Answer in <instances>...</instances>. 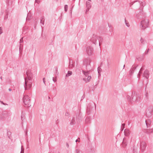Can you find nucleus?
Instances as JSON below:
<instances>
[{
  "mask_svg": "<svg viewBox=\"0 0 153 153\" xmlns=\"http://www.w3.org/2000/svg\"><path fill=\"white\" fill-rule=\"evenodd\" d=\"M152 108H152V110L151 111H149L148 112H147L146 113V116H148V117H149L151 116V115L152 114L151 112L152 111H153Z\"/></svg>",
  "mask_w": 153,
  "mask_h": 153,
  "instance_id": "obj_18",
  "label": "nucleus"
},
{
  "mask_svg": "<svg viewBox=\"0 0 153 153\" xmlns=\"http://www.w3.org/2000/svg\"><path fill=\"white\" fill-rule=\"evenodd\" d=\"M134 147H133V151L134 152Z\"/></svg>",
  "mask_w": 153,
  "mask_h": 153,
  "instance_id": "obj_51",
  "label": "nucleus"
},
{
  "mask_svg": "<svg viewBox=\"0 0 153 153\" xmlns=\"http://www.w3.org/2000/svg\"><path fill=\"white\" fill-rule=\"evenodd\" d=\"M91 79V76L89 75L87 76V77L85 76V77L83 79V80L85 82H89Z\"/></svg>",
  "mask_w": 153,
  "mask_h": 153,
  "instance_id": "obj_11",
  "label": "nucleus"
},
{
  "mask_svg": "<svg viewBox=\"0 0 153 153\" xmlns=\"http://www.w3.org/2000/svg\"><path fill=\"white\" fill-rule=\"evenodd\" d=\"M127 98L128 100L129 101L131 102V98H130V97L129 96H128L127 97Z\"/></svg>",
  "mask_w": 153,
  "mask_h": 153,
  "instance_id": "obj_35",
  "label": "nucleus"
},
{
  "mask_svg": "<svg viewBox=\"0 0 153 153\" xmlns=\"http://www.w3.org/2000/svg\"><path fill=\"white\" fill-rule=\"evenodd\" d=\"M74 66V65L73 63V62L72 61H71L69 59V67L70 69H72L73 68Z\"/></svg>",
  "mask_w": 153,
  "mask_h": 153,
  "instance_id": "obj_15",
  "label": "nucleus"
},
{
  "mask_svg": "<svg viewBox=\"0 0 153 153\" xmlns=\"http://www.w3.org/2000/svg\"><path fill=\"white\" fill-rule=\"evenodd\" d=\"M149 49H148L147 51H145V55L147 54L148 52H149Z\"/></svg>",
  "mask_w": 153,
  "mask_h": 153,
  "instance_id": "obj_40",
  "label": "nucleus"
},
{
  "mask_svg": "<svg viewBox=\"0 0 153 153\" xmlns=\"http://www.w3.org/2000/svg\"><path fill=\"white\" fill-rule=\"evenodd\" d=\"M90 72V71H83L82 72L83 74H84V75L86 77H87V76H89V73Z\"/></svg>",
  "mask_w": 153,
  "mask_h": 153,
  "instance_id": "obj_16",
  "label": "nucleus"
},
{
  "mask_svg": "<svg viewBox=\"0 0 153 153\" xmlns=\"http://www.w3.org/2000/svg\"><path fill=\"white\" fill-rule=\"evenodd\" d=\"M68 6L67 5H65L64 6V10L65 12H67L68 10Z\"/></svg>",
  "mask_w": 153,
  "mask_h": 153,
  "instance_id": "obj_27",
  "label": "nucleus"
},
{
  "mask_svg": "<svg viewBox=\"0 0 153 153\" xmlns=\"http://www.w3.org/2000/svg\"><path fill=\"white\" fill-rule=\"evenodd\" d=\"M100 69V68H99V67H98V72L99 73V69Z\"/></svg>",
  "mask_w": 153,
  "mask_h": 153,
  "instance_id": "obj_46",
  "label": "nucleus"
},
{
  "mask_svg": "<svg viewBox=\"0 0 153 153\" xmlns=\"http://www.w3.org/2000/svg\"><path fill=\"white\" fill-rule=\"evenodd\" d=\"M2 33V28L1 27H0V34H1Z\"/></svg>",
  "mask_w": 153,
  "mask_h": 153,
  "instance_id": "obj_36",
  "label": "nucleus"
},
{
  "mask_svg": "<svg viewBox=\"0 0 153 153\" xmlns=\"http://www.w3.org/2000/svg\"><path fill=\"white\" fill-rule=\"evenodd\" d=\"M125 21L126 24V25L128 27H129V24L127 22L125 18Z\"/></svg>",
  "mask_w": 153,
  "mask_h": 153,
  "instance_id": "obj_34",
  "label": "nucleus"
},
{
  "mask_svg": "<svg viewBox=\"0 0 153 153\" xmlns=\"http://www.w3.org/2000/svg\"><path fill=\"white\" fill-rule=\"evenodd\" d=\"M124 134L126 136H128L130 134L131 131L128 129H125L124 130Z\"/></svg>",
  "mask_w": 153,
  "mask_h": 153,
  "instance_id": "obj_14",
  "label": "nucleus"
},
{
  "mask_svg": "<svg viewBox=\"0 0 153 153\" xmlns=\"http://www.w3.org/2000/svg\"><path fill=\"white\" fill-rule=\"evenodd\" d=\"M98 37L95 34H93L90 39V41L93 44H96L98 39Z\"/></svg>",
  "mask_w": 153,
  "mask_h": 153,
  "instance_id": "obj_8",
  "label": "nucleus"
},
{
  "mask_svg": "<svg viewBox=\"0 0 153 153\" xmlns=\"http://www.w3.org/2000/svg\"><path fill=\"white\" fill-rule=\"evenodd\" d=\"M132 100V101L134 102H138L140 101V98L137 97V96L134 95L133 96L132 99H131V100Z\"/></svg>",
  "mask_w": 153,
  "mask_h": 153,
  "instance_id": "obj_13",
  "label": "nucleus"
},
{
  "mask_svg": "<svg viewBox=\"0 0 153 153\" xmlns=\"http://www.w3.org/2000/svg\"><path fill=\"white\" fill-rule=\"evenodd\" d=\"M91 60L89 59H85L83 61V64L85 65L87 69H90Z\"/></svg>",
  "mask_w": 153,
  "mask_h": 153,
  "instance_id": "obj_6",
  "label": "nucleus"
},
{
  "mask_svg": "<svg viewBox=\"0 0 153 153\" xmlns=\"http://www.w3.org/2000/svg\"><path fill=\"white\" fill-rule=\"evenodd\" d=\"M8 15L7 14L6 15L5 17H4V19H7V18H8Z\"/></svg>",
  "mask_w": 153,
  "mask_h": 153,
  "instance_id": "obj_38",
  "label": "nucleus"
},
{
  "mask_svg": "<svg viewBox=\"0 0 153 153\" xmlns=\"http://www.w3.org/2000/svg\"><path fill=\"white\" fill-rule=\"evenodd\" d=\"M94 106H95V110H96V105L93 102L88 103L87 106L86 114L89 115L91 114L94 108Z\"/></svg>",
  "mask_w": 153,
  "mask_h": 153,
  "instance_id": "obj_2",
  "label": "nucleus"
},
{
  "mask_svg": "<svg viewBox=\"0 0 153 153\" xmlns=\"http://www.w3.org/2000/svg\"><path fill=\"white\" fill-rule=\"evenodd\" d=\"M146 125L147 126V127H149V126L150 125L151 123V121L149 120H146Z\"/></svg>",
  "mask_w": 153,
  "mask_h": 153,
  "instance_id": "obj_19",
  "label": "nucleus"
},
{
  "mask_svg": "<svg viewBox=\"0 0 153 153\" xmlns=\"http://www.w3.org/2000/svg\"><path fill=\"white\" fill-rule=\"evenodd\" d=\"M71 13H72V12H71Z\"/></svg>",
  "mask_w": 153,
  "mask_h": 153,
  "instance_id": "obj_58",
  "label": "nucleus"
},
{
  "mask_svg": "<svg viewBox=\"0 0 153 153\" xmlns=\"http://www.w3.org/2000/svg\"><path fill=\"white\" fill-rule=\"evenodd\" d=\"M48 99H50V97H48Z\"/></svg>",
  "mask_w": 153,
  "mask_h": 153,
  "instance_id": "obj_54",
  "label": "nucleus"
},
{
  "mask_svg": "<svg viewBox=\"0 0 153 153\" xmlns=\"http://www.w3.org/2000/svg\"><path fill=\"white\" fill-rule=\"evenodd\" d=\"M123 144H124L125 146H126L127 144V143L126 142V139L124 138L123 139Z\"/></svg>",
  "mask_w": 153,
  "mask_h": 153,
  "instance_id": "obj_25",
  "label": "nucleus"
},
{
  "mask_svg": "<svg viewBox=\"0 0 153 153\" xmlns=\"http://www.w3.org/2000/svg\"><path fill=\"white\" fill-rule=\"evenodd\" d=\"M57 0V1H58V0Z\"/></svg>",
  "mask_w": 153,
  "mask_h": 153,
  "instance_id": "obj_59",
  "label": "nucleus"
},
{
  "mask_svg": "<svg viewBox=\"0 0 153 153\" xmlns=\"http://www.w3.org/2000/svg\"><path fill=\"white\" fill-rule=\"evenodd\" d=\"M136 67L135 66L133 65L129 71V74L131 76L133 73L134 71L136 69Z\"/></svg>",
  "mask_w": 153,
  "mask_h": 153,
  "instance_id": "obj_9",
  "label": "nucleus"
},
{
  "mask_svg": "<svg viewBox=\"0 0 153 153\" xmlns=\"http://www.w3.org/2000/svg\"><path fill=\"white\" fill-rule=\"evenodd\" d=\"M88 0L89 1H91V0Z\"/></svg>",
  "mask_w": 153,
  "mask_h": 153,
  "instance_id": "obj_55",
  "label": "nucleus"
},
{
  "mask_svg": "<svg viewBox=\"0 0 153 153\" xmlns=\"http://www.w3.org/2000/svg\"><path fill=\"white\" fill-rule=\"evenodd\" d=\"M23 101L25 105H29L30 100L29 97L28 95L24 96L23 98Z\"/></svg>",
  "mask_w": 153,
  "mask_h": 153,
  "instance_id": "obj_4",
  "label": "nucleus"
},
{
  "mask_svg": "<svg viewBox=\"0 0 153 153\" xmlns=\"http://www.w3.org/2000/svg\"><path fill=\"white\" fill-rule=\"evenodd\" d=\"M148 95L149 94L148 93H146L145 94L146 97V100H148Z\"/></svg>",
  "mask_w": 153,
  "mask_h": 153,
  "instance_id": "obj_33",
  "label": "nucleus"
},
{
  "mask_svg": "<svg viewBox=\"0 0 153 153\" xmlns=\"http://www.w3.org/2000/svg\"><path fill=\"white\" fill-rule=\"evenodd\" d=\"M140 42L142 44L144 43V39H143L142 38H141L140 40Z\"/></svg>",
  "mask_w": 153,
  "mask_h": 153,
  "instance_id": "obj_32",
  "label": "nucleus"
},
{
  "mask_svg": "<svg viewBox=\"0 0 153 153\" xmlns=\"http://www.w3.org/2000/svg\"><path fill=\"white\" fill-rule=\"evenodd\" d=\"M43 82L44 83V84L45 85V78H43Z\"/></svg>",
  "mask_w": 153,
  "mask_h": 153,
  "instance_id": "obj_41",
  "label": "nucleus"
},
{
  "mask_svg": "<svg viewBox=\"0 0 153 153\" xmlns=\"http://www.w3.org/2000/svg\"><path fill=\"white\" fill-rule=\"evenodd\" d=\"M143 68H141L139 72V73L138 74V75H137V77L139 78V77H140V74L142 73V71L143 70Z\"/></svg>",
  "mask_w": 153,
  "mask_h": 153,
  "instance_id": "obj_22",
  "label": "nucleus"
},
{
  "mask_svg": "<svg viewBox=\"0 0 153 153\" xmlns=\"http://www.w3.org/2000/svg\"><path fill=\"white\" fill-rule=\"evenodd\" d=\"M78 139H76V142H77L78 141Z\"/></svg>",
  "mask_w": 153,
  "mask_h": 153,
  "instance_id": "obj_50",
  "label": "nucleus"
},
{
  "mask_svg": "<svg viewBox=\"0 0 153 153\" xmlns=\"http://www.w3.org/2000/svg\"><path fill=\"white\" fill-rule=\"evenodd\" d=\"M35 1H36V2H37V0H35Z\"/></svg>",
  "mask_w": 153,
  "mask_h": 153,
  "instance_id": "obj_56",
  "label": "nucleus"
},
{
  "mask_svg": "<svg viewBox=\"0 0 153 153\" xmlns=\"http://www.w3.org/2000/svg\"><path fill=\"white\" fill-rule=\"evenodd\" d=\"M55 70L56 71V74H59V72H58V68L57 67H55Z\"/></svg>",
  "mask_w": 153,
  "mask_h": 153,
  "instance_id": "obj_28",
  "label": "nucleus"
},
{
  "mask_svg": "<svg viewBox=\"0 0 153 153\" xmlns=\"http://www.w3.org/2000/svg\"><path fill=\"white\" fill-rule=\"evenodd\" d=\"M142 4H141L143 6H144L145 5V2H142Z\"/></svg>",
  "mask_w": 153,
  "mask_h": 153,
  "instance_id": "obj_44",
  "label": "nucleus"
},
{
  "mask_svg": "<svg viewBox=\"0 0 153 153\" xmlns=\"http://www.w3.org/2000/svg\"><path fill=\"white\" fill-rule=\"evenodd\" d=\"M125 123H123L122 124L121 126V129L122 131H123L125 127Z\"/></svg>",
  "mask_w": 153,
  "mask_h": 153,
  "instance_id": "obj_29",
  "label": "nucleus"
},
{
  "mask_svg": "<svg viewBox=\"0 0 153 153\" xmlns=\"http://www.w3.org/2000/svg\"><path fill=\"white\" fill-rule=\"evenodd\" d=\"M24 149L23 148V146H22L21 148V152L20 153H24Z\"/></svg>",
  "mask_w": 153,
  "mask_h": 153,
  "instance_id": "obj_31",
  "label": "nucleus"
},
{
  "mask_svg": "<svg viewBox=\"0 0 153 153\" xmlns=\"http://www.w3.org/2000/svg\"><path fill=\"white\" fill-rule=\"evenodd\" d=\"M53 90H56V88L55 87H53Z\"/></svg>",
  "mask_w": 153,
  "mask_h": 153,
  "instance_id": "obj_48",
  "label": "nucleus"
},
{
  "mask_svg": "<svg viewBox=\"0 0 153 153\" xmlns=\"http://www.w3.org/2000/svg\"><path fill=\"white\" fill-rule=\"evenodd\" d=\"M85 122L86 123H91V120L89 117H87L85 120Z\"/></svg>",
  "mask_w": 153,
  "mask_h": 153,
  "instance_id": "obj_23",
  "label": "nucleus"
},
{
  "mask_svg": "<svg viewBox=\"0 0 153 153\" xmlns=\"http://www.w3.org/2000/svg\"><path fill=\"white\" fill-rule=\"evenodd\" d=\"M31 18V16H29V14H28L26 18V20H29Z\"/></svg>",
  "mask_w": 153,
  "mask_h": 153,
  "instance_id": "obj_30",
  "label": "nucleus"
},
{
  "mask_svg": "<svg viewBox=\"0 0 153 153\" xmlns=\"http://www.w3.org/2000/svg\"><path fill=\"white\" fill-rule=\"evenodd\" d=\"M94 49L93 48L89 45L87 46L86 48V52L88 56L92 54L93 52Z\"/></svg>",
  "mask_w": 153,
  "mask_h": 153,
  "instance_id": "obj_5",
  "label": "nucleus"
},
{
  "mask_svg": "<svg viewBox=\"0 0 153 153\" xmlns=\"http://www.w3.org/2000/svg\"><path fill=\"white\" fill-rule=\"evenodd\" d=\"M72 74V72L71 71H68V72L67 74L66 75V77H68L71 75Z\"/></svg>",
  "mask_w": 153,
  "mask_h": 153,
  "instance_id": "obj_24",
  "label": "nucleus"
},
{
  "mask_svg": "<svg viewBox=\"0 0 153 153\" xmlns=\"http://www.w3.org/2000/svg\"><path fill=\"white\" fill-rule=\"evenodd\" d=\"M140 14L139 15H138L137 14L136 15V17L138 18H139V16H140V15H141V14H143V10H141V9L140 10Z\"/></svg>",
  "mask_w": 153,
  "mask_h": 153,
  "instance_id": "obj_26",
  "label": "nucleus"
},
{
  "mask_svg": "<svg viewBox=\"0 0 153 153\" xmlns=\"http://www.w3.org/2000/svg\"><path fill=\"white\" fill-rule=\"evenodd\" d=\"M8 90H9V91H12V89L11 88H9V89H8Z\"/></svg>",
  "mask_w": 153,
  "mask_h": 153,
  "instance_id": "obj_47",
  "label": "nucleus"
},
{
  "mask_svg": "<svg viewBox=\"0 0 153 153\" xmlns=\"http://www.w3.org/2000/svg\"><path fill=\"white\" fill-rule=\"evenodd\" d=\"M146 143L143 141H141L140 143V149L141 151L143 152L146 149Z\"/></svg>",
  "mask_w": 153,
  "mask_h": 153,
  "instance_id": "obj_7",
  "label": "nucleus"
},
{
  "mask_svg": "<svg viewBox=\"0 0 153 153\" xmlns=\"http://www.w3.org/2000/svg\"><path fill=\"white\" fill-rule=\"evenodd\" d=\"M124 67H125V65H124L123 66L124 68Z\"/></svg>",
  "mask_w": 153,
  "mask_h": 153,
  "instance_id": "obj_57",
  "label": "nucleus"
},
{
  "mask_svg": "<svg viewBox=\"0 0 153 153\" xmlns=\"http://www.w3.org/2000/svg\"><path fill=\"white\" fill-rule=\"evenodd\" d=\"M66 145H67V146L68 147H68H69V145H68V143H66Z\"/></svg>",
  "mask_w": 153,
  "mask_h": 153,
  "instance_id": "obj_49",
  "label": "nucleus"
},
{
  "mask_svg": "<svg viewBox=\"0 0 153 153\" xmlns=\"http://www.w3.org/2000/svg\"><path fill=\"white\" fill-rule=\"evenodd\" d=\"M149 71L148 70H146L144 71L143 74V76L145 77L147 79H148L149 76Z\"/></svg>",
  "mask_w": 153,
  "mask_h": 153,
  "instance_id": "obj_10",
  "label": "nucleus"
},
{
  "mask_svg": "<svg viewBox=\"0 0 153 153\" xmlns=\"http://www.w3.org/2000/svg\"><path fill=\"white\" fill-rule=\"evenodd\" d=\"M53 81L54 82H55L56 81V79H54L53 77Z\"/></svg>",
  "mask_w": 153,
  "mask_h": 153,
  "instance_id": "obj_43",
  "label": "nucleus"
},
{
  "mask_svg": "<svg viewBox=\"0 0 153 153\" xmlns=\"http://www.w3.org/2000/svg\"><path fill=\"white\" fill-rule=\"evenodd\" d=\"M69 115H70V114H69V113L68 112H66L65 114V115L66 116H69Z\"/></svg>",
  "mask_w": 153,
  "mask_h": 153,
  "instance_id": "obj_37",
  "label": "nucleus"
},
{
  "mask_svg": "<svg viewBox=\"0 0 153 153\" xmlns=\"http://www.w3.org/2000/svg\"><path fill=\"white\" fill-rule=\"evenodd\" d=\"M27 131H26V134L27 135Z\"/></svg>",
  "mask_w": 153,
  "mask_h": 153,
  "instance_id": "obj_53",
  "label": "nucleus"
},
{
  "mask_svg": "<svg viewBox=\"0 0 153 153\" xmlns=\"http://www.w3.org/2000/svg\"><path fill=\"white\" fill-rule=\"evenodd\" d=\"M0 102H1V104H3L4 105H6V104L4 103L2 101H0Z\"/></svg>",
  "mask_w": 153,
  "mask_h": 153,
  "instance_id": "obj_45",
  "label": "nucleus"
},
{
  "mask_svg": "<svg viewBox=\"0 0 153 153\" xmlns=\"http://www.w3.org/2000/svg\"><path fill=\"white\" fill-rule=\"evenodd\" d=\"M26 74L27 77L24 78L25 83L24 85L25 90L30 89L32 83L33 74L31 73L30 71V70L27 71Z\"/></svg>",
  "mask_w": 153,
  "mask_h": 153,
  "instance_id": "obj_1",
  "label": "nucleus"
},
{
  "mask_svg": "<svg viewBox=\"0 0 153 153\" xmlns=\"http://www.w3.org/2000/svg\"><path fill=\"white\" fill-rule=\"evenodd\" d=\"M75 123V122L74 119V117H73L72 120L71 121L70 123V124L71 125H74Z\"/></svg>",
  "mask_w": 153,
  "mask_h": 153,
  "instance_id": "obj_20",
  "label": "nucleus"
},
{
  "mask_svg": "<svg viewBox=\"0 0 153 153\" xmlns=\"http://www.w3.org/2000/svg\"><path fill=\"white\" fill-rule=\"evenodd\" d=\"M2 76H1V77H0V79H2Z\"/></svg>",
  "mask_w": 153,
  "mask_h": 153,
  "instance_id": "obj_52",
  "label": "nucleus"
},
{
  "mask_svg": "<svg viewBox=\"0 0 153 153\" xmlns=\"http://www.w3.org/2000/svg\"><path fill=\"white\" fill-rule=\"evenodd\" d=\"M86 6L87 7V10H86V12L88 11L89 9L91 8V6L90 3L89 1H87L86 3Z\"/></svg>",
  "mask_w": 153,
  "mask_h": 153,
  "instance_id": "obj_12",
  "label": "nucleus"
},
{
  "mask_svg": "<svg viewBox=\"0 0 153 153\" xmlns=\"http://www.w3.org/2000/svg\"><path fill=\"white\" fill-rule=\"evenodd\" d=\"M45 19L44 17H42L40 18V23L41 24L43 25H44Z\"/></svg>",
  "mask_w": 153,
  "mask_h": 153,
  "instance_id": "obj_17",
  "label": "nucleus"
},
{
  "mask_svg": "<svg viewBox=\"0 0 153 153\" xmlns=\"http://www.w3.org/2000/svg\"><path fill=\"white\" fill-rule=\"evenodd\" d=\"M98 42L99 43V46H100V44L101 42H102L103 39L102 37H100L99 38V37H98Z\"/></svg>",
  "mask_w": 153,
  "mask_h": 153,
  "instance_id": "obj_21",
  "label": "nucleus"
},
{
  "mask_svg": "<svg viewBox=\"0 0 153 153\" xmlns=\"http://www.w3.org/2000/svg\"><path fill=\"white\" fill-rule=\"evenodd\" d=\"M76 153H80L79 150L77 149H76Z\"/></svg>",
  "mask_w": 153,
  "mask_h": 153,
  "instance_id": "obj_42",
  "label": "nucleus"
},
{
  "mask_svg": "<svg viewBox=\"0 0 153 153\" xmlns=\"http://www.w3.org/2000/svg\"><path fill=\"white\" fill-rule=\"evenodd\" d=\"M149 20L148 19H143L140 22V24L142 29L145 30L149 26Z\"/></svg>",
  "mask_w": 153,
  "mask_h": 153,
  "instance_id": "obj_3",
  "label": "nucleus"
},
{
  "mask_svg": "<svg viewBox=\"0 0 153 153\" xmlns=\"http://www.w3.org/2000/svg\"><path fill=\"white\" fill-rule=\"evenodd\" d=\"M23 42V38H21L20 39V43H22Z\"/></svg>",
  "mask_w": 153,
  "mask_h": 153,
  "instance_id": "obj_39",
  "label": "nucleus"
}]
</instances>
